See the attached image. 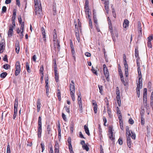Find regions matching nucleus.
Returning a JSON list of instances; mask_svg holds the SVG:
<instances>
[{"instance_id":"1","label":"nucleus","mask_w":153,"mask_h":153,"mask_svg":"<svg viewBox=\"0 0 153 153\" xmlns=\"http://www.w3.org/2000/svg\"><path fill=\"white\" fill-rule=\"evenodd\" d=\"M38 127L37 128V135L38 137H41L42 133V118L41 116H40L38 118Z\"/></svg>"},{"instance_id":"49","label":"nucleus","mask_w":153,"mask_h":153,"mask_svg":"<svg viewBox=\"0 0 153 153\" xmlns=\"http://www.w3.org/2000/svg\"><path fill=\"white\" fill-rule=\"evenodd\" d=\"M17 111L14 110V114L13 115V118L14 120L15 119L17 115Z\"/></svg>"},{"instance_id":"25","label":"nucleus","mask_w":153,"mask_h":153,"mask_svg":"<svg viewBox=\"0 0 153 153\" xmlns=\"http://www.w3.org/2000/svg\"><path fill=\"white\" fill-rule=\"evenodd\" d=\"M137 72L139 78H140V79H141L142 78V75L140 71V68H137Z\"/></svg>"},{"instance_id":"40","label":"nucleus","mask_w":153,"mask_h":153,"mask_svg":"<svg viewBox=\"0 0 153 153\" xmlns=\"http://www.w3.org/2000/svg\"><path fill=\"white\" fill-rule=\"evenodd\" d=\"M139 60L140 59H137V68H140V64L139 61Z\"/></svg>"},{"instance_id":"29","label":"nucleus","mask_w":153,"mask_h":153,"mask_svg":"<svg viewBox=\"0 0 153 153\" xmlns=\"http://www.w3.org/2000/svg\"><path fill=\"white\" fill-rule=\"evenodd\" d=\"M7 75V73L6 72H3L1 73L0 74V77L4 78Z\"/></svg>"},{"instance_id":"7","label":"nucleus","mask_w":153,"mask_h":153,"mask_svg":"<svg viewBox=\"0 0 153 153\" xmlns=\"http://www.w3.org/2000/svg\"><path fill=\"white\" fill-rule=\"evenodd\" d=\"M139 88V90L142 88V79L139 78L138 83L137 84V87L136 89H137V88Z\"/></svg>"},{"instance_id":"54","label":"nucleus","mask_w":153,"mask_h":153,"mask_svg":"<svg viewBox=\"0 0 153 153\" xmlns=\"http://www.w3.org/2000/svg\"><path fill=\"white\" fill-rule=\"evenodd\" d=\"M105 10L106 11V13L108 14V6L105 5Z\"/></svg>"},{"instance_id":"6","label":"nucleus","mask_w":153,"mask_h":153,"mask_svg":"<svg viewBox=\"0 0 153 153\" xmlns=\"http://www.w3.org/2000/svg\"><path fill=\"white\" fill-rule=\"evenodd\" d=\"M38 8L37 10H35V15L39 16L42 14V10L41 4H40L39 8Z\"/></svg>"},{"instance_id":"28","label":"nucleus","mask_w":153,"mask_h":153,"mask_svg":"<svg viewBox=\"0 0 153 153\" xmlns=\"http://www.w3.org/2000/svg\"><path fill=\"white\" fill-rule=\"evenodd\" d=\"M8 145L7 148V153H10V146L9 143H7Z\"/></svg>"},{"instance_id":"36","label":"nucleus","mask_w":153,"mask_h":153,"mask_svg":"<svg viewBox=\"0 0 153 153\" xmlns=\"http://www.w3.org/2000/svg\"><path fill=\"white\" fill-rule=\"evenodd\" d=\"M53 67L54 69V70H57V65L56 64V59H54V63H53Z\"/></svg>"},{"instance_id":"51","label":"nucleus","mask_w":153,"mask_h":153,"mask_svg":"<svg viewBox=\"0 0 153 153\" xmlns=\"http://www.w3.org/2000/svg\"><path fill=\"white\" fill-rule=\"evenodd\" d=\"M76 36V39L77 40L78 42H79L80 40V37H79V33H77L75 34Z\"/></svg>"},{"instance_id":"2","label":"nucleus","mask_w":153,"mask_h":153,"mask_svg":"<svg viewBox=\"0 0 153 153\" xmlns=\"http://www.w3.org/2000/svg\"><path fill=\"white\" fill-rule=\"evenodd\" d=\"M104 74L107 80L109 81V74L108 68L105 64L103 65Z\"/></svg>"},{"instance_id":"39","label":"nucleus","mask_w":153,"mask_h":153,"mask_svg":"<svg viewBox=\"0 0 153 153\" xmlns=\"http://www.w3.org/2000/svg\"><path fill=\"white\" fill-rule=\"evenodd\" d=\"M138 30H139V33L140 32L141 33L142 29L141 27V25L140 23H138Z\"/></svg>"},{"instance_id":"15","label":"nucleus","mask_w":153,"mask_h":153,"mask_svg":"<svg viewBox=\"0 0 153 153\" xmlns=\"http://www.w3.org/2000/svg\"><path fill=\"white\" fill-rule=\"evenodd\" d=\"M129 130V127L127 126L126 128V136H131V131Z\"/></svg>"},{"instance_id":"58","label":"nucleus","mask_w":153,"mask_h":153,"mask_svg":"<svg viewBox=\"0 0 153 153\" xmlns=\"http://www.w3.org/2000/svg\"><path fill=\"white\" fill-rule=\"evenodd\" d=\"M20 70H16L15 74L16 76H17L19 75V74L20 73Z\"/></svg>"},{"instance_id":"55","label":"nucleus","mask_w":153,"mask_h":153,"mask_svg":"<svg viewBox=\"0 0 153 153\" xmlns=\"http://www.w3.org/2000/svg\"><path fill=\"white\" fill-rule=\"evenodd\" d=\"M58 138L59 140H60V139L61 138V131H58Z\"/></svg>"},{"instance_id":"50","label":"nucleus","mask_w":153,"mask_h":153,"mask_svg":"<svg viewBox=\"0 0 153 153\" xmlns=\"http://www.w3.org/2000/svg\"><path fill=\"white\" fill-rule=\"evenodd\" d=\"M107 111L108 115L110 117V115L111 114V111L110 108H107Z\"/></svg>"},{"instance_id":"26","label":"nucleus","mask_w":153,"mask_h":153,"mask_svg":"<svg viewBox=\"0 0 153 153\" xmlns=\"http://www.w3.org/2000/svg\"><path fill=\"white\" fill-rule=\"evenodd\" d=\"M51 131V128L50 127V126L48 125L47 126V131L48 132V134H50V131Z\"/></svg>"},{"instance_id":"31","label":"nucleus","mask_w":153,"mask_h":153,"mask_svg":"<svg viewBox=\"0 0 153 153\" xmlns=\"http://www.w3.org/2000/svg\"><path fill=\"white\" fill-rule=\"evenodd\" d=\"M131 137L132 139H135L136 138V135L132 131H131Z\"/></svg>"},{"instance_id":"34","label":"nucleus","mask_w":153,"mask_h":153,"mask_svg":"<svg viewBox=\"0 0 153 153\" xmlns=\"http://www.w3.org/2000/svg\"><path fill=\"white\" fill-rule=\"evenodd\" d=\"M71 49L72 53L73 55V56L74 57V60H75L76 58H75V56H74L75 51L74 50V48H71Z\"/></svg>"},{"instance_id":"35","label":"nucleus","mask_w":153,"mask_h":153,"mask_svg":"<svg viewBox=\"0 0 153 153\" xmlns=\"http://www.w3.org/2000/svg\"><path fill=\"white\" fill-rule=\"evenodd\" d=\"M75 92L70 93V95H71V98L73 101H74L75 100V98L74 97V94Z\"/></svg>"},{"instance_id":"57","label":"nucleus","mask_w":153,"mask_h":153,"mask_svg":"<svg viewBox=\"0 0 153 153\" xmlns=\"http://www.w3.org/2000/svg\"><path fill=\"white\" fill-rule=\"evenodd\" d=\"M21 26L20 27L21 30L22 31H24V22H23L22 24H21Z\"/></svg>"},{"instance_id":"48","label":"nucleus","mask_w":153,"mask_h":153,"mask_svg":"<svg viewBox=\"0 0 153 153\" xmlns=\"http://www.w3.org/2000/svg\"><path fill=\"white\" fill-rule=\"evenodd\" d=\"M57 97L58 98V99L59 101H60L61 98V93L60 92H58L57 93Z\"/></svg>"},{"instance_id":"23","label":"nucleus","mask_w":153,"mask_h":153,"mask_svg":"<svg viewBox=\"0 0 153 153\" xmlns=\"http://www.w3.org/2000/svg\"><path fill=\"white\" fill-rule=\"evenodd\" d=\"M116 94H117V97H118V99H119V97L120 96V92L119 90V88L118 87H116Z\"/></svg>"},{"instance_id":"10","label":"nucleus","mask_w":153,"mask_h":153,"mask_svg":"<svg viewBox=\"0 0 153 153\" xmlns=\"http://www.w3.org/2000/svg\"><path fill=\"white\" fill-rule=\"evenodd\" d=\"M15 47H16V52L17 53H19V49H20V47H19V42H17L16 44L15 45Z\"/></svg>"},{"instance_id":"47","label":"nucleus","mask_w":153,"mask_h":153,"mask_svg":"<svg viewBox=\"0 0 153 153\" xmlns=\"http://www.w3.org/2000/svg\"><path fill=\"white\" fill-rule=\"evenodd\" d=\"M3 59L4 61L6 62H8V60L7 58V56L6 55H5V56L3 58Z\"/></svg>"},{"instance_id":"18","label":"nucleus","mask_w":153,"mask_h":153,"mask_svg":"<svg viewBox=\"0 0 153 153\" xmlns=\"http://www.w3.org/2000/svg\"><path fill=\"white\" fill-rule=\"evenodd\" d=\"M84 128L85 133L88 135H90V134L89 132V130L88 126L86 125H85L84 126Z\"/></svg>"},{"instance_id":"64","label":"nucleus","mask_w":153,"mask_h":153,"mask_svg":"<svg viewBox=\"0 0 153 153\" xmlns=\"http://www.w3.org/2000/svg\"><path fill=\"white\" fill-rule=\"evenodd\" d=\"M109 29H110V31L111 33V35L113 33V28L112 25L109 26Z\"/></svg>"},{"instance_id":"8","label":"nucleus","mask_w":153,"mask_h":153,"mask_svg":"<svg viewBox=\"0 0 153 153\" xmlns=\"http://www.w3.org/2000/svg\"><path fill=\"white\" fill-rule=\"evenodd\" d=\"M127 140V144L129 148L131 147V136H126Z\"/></svg>"},{"instance_id":"14","label":"nucleus","mask_w":153,"mask_h":153,"mask_svg":"<svg viewBox=\"0 0 153 153\" xmlns=\"http://www.w3.org/2000/svg\"><path fill=\"white\" fill-rule=\"evenodd\" d=\"M15 67L16 70H21L20 63L19 61L16 62Z\"/></svg>"},{"instance_id":"17","label":"nucleus","mask_w":153,"mask_h":153,"mask_svg":"<svg viewBox=\"0 0 153 153\" xmlns=\"http://www.w3.org/2000/svg\"><path fill=\"white\" fill-rule=\"evenodd\" d=\"M54 46H55V45H56V46H57V48L58 49V51H59L60 48V45H59V41L58 40H57L55 42H54Z\"/></svg>"},{"instance_id":"19","label":"nucleus","mask_w":153,"mask_h":153,"mask_svg":"<svg viewBox=\"0 0 153 153\" xmlns=\"http://www.w3.org/2000/svg\"><path fill=\"white\" fill-rule=\"evenodd\" d=\"M135 56L136 58L140 59L139 56V51L137 48H135Z\"/></svg>"},{"instance_id":"27","label":"nucleus","mask_w":153,"mask_h":153,"mask_svg":"<svg viewBox=\"0 0 153 153\" xmlns=\"http://www.w3.org/2000/svg\"><path fill=\"white\" fill-rule=\"evenodd\" d=\"M13 33V30H9L8 33V37H11L12 36Z\"/></svg>"},{"instance_id":"3","label":"nucleus","mask_w":153,"mask_h":153,"mask_svg":"<svg viewBox=\"0 0 153 153\" xmlns=\"http://www.w3.org/2000/svg\"><path fill=\"white\" fill-rule=\"evenodd\" d=\"M85 13L86 15V17H88L89 19V26L90 27V30L92 31L93 30L92 25L91 17H90V14L91 13L89 11V10H85Z\"/></svg>"},{"instance_id":"44","label":"nucleus","mask_w":153,"mask_h":153,"mask_svg":"<svg viewBox=\"0 0 153 153\" xmlns=\"http://www.w3.org/2000/svg\"><path fill=\"white\" fill-rule=\"evenodd\" d=\"M150 100V104H152L153 103V91L151 93Z\"/></svg>"},{"instance_id":"33","label":"nucleus","mask_w":153,"mask_h":153,"mask_svg":"<svg viewBox=\"0 0 153 153\" xmlns=\"http://www.w3.org/2000/svg\"><path fill=\"white\" fill-rule=\"evenodd\" d=\"M77 22H78V27L79 28L80 31V32H81V25L79 19H78Z\"/></svg>"},{"instance_id":"61","label":"nucleus","mask_w":153,"mask_h":153,"mask_svg":"<svg viewBox=\"0 0 153 153\" xmlns=\"http://www.w3.org/2000/svg\"><path fill=\"white\" fill-rule=\"evenodd\" d=\"M79 105V110L80 112L81 113H82L83 111H82V105Z\"/></svg>"},{"instance_id":"37","label":"nucleus","mask_w":153,"mask_h":153,"mask_svg":"<svg viewBox=\"0 0 153 153\" xmlns=\"http://www.w3.org/2000/svg\"><path fill=\"white\" fill-rule=\"evenodd\" d=\"M98 87L100 91V93L101 94H102L103 91L102 86L100 85H98Z\"/></svg>"},{"instance_id":"60","label":"nucleus","mask_w":153,"mask_h":153,"mask_svg":"<svg viewBox=\"0 0 153 153\" xmlns=\"http://www.w3.org/2000/svg\"><path fill=\"white\" fill-rule=\"evenodd\" d=\"M62 117L63 119V120L65 121L66 120V115L63 113H62Z\"/></svg>"},{"instance_id":"52","label":"nucleus","mask_w":153,"mask_h":153,"mask_svg":"<svg viewBox=\"0 0 153 153\" xmlns=\"http://www.w3.org/2000/svg\"><path fill=\"white\" fill-rule=\"evenodd\" d=\"M140 90L139 88H137V89H136V92L137 95L138 97H139L140 96Z\"/></svg>"},{"instance_id":"12","label":"nucleus","mask_w":153,"mask_h":153,"mask_svg":"<svg viewBox=\"0 0 153 153\" xmlns=\"http://www.w3.org/2000/svg\"><path fill=\"white\" fill-rule=\"evenodd\" d=\"M129 21L127 19H124L123 23V27L124 28H126L128 26Z\"/></svg>"},{"instance_id":"5","label":"nucleus","mask_w":153,"mask_h":153,"mask_svg":"<svg viewBox=\"0 0 153 153\" xmlns=\"http://www.w3.org/2000/svg\"><path fill=\"white\" fill-rule=\"evenodd\" d=\"M70 93L75 92L74 82L73 80L71 81L70 86Z\"/></svg>"},{"instance_id":"45","label":"nucleus","mask_w":153,"mask_h":153,"mask_svg":"<svg viewBox=\"0 0 153 153\" xmlns=\"http://www.w3.org/2000/svg\"><path fill=\"white\" fill-rule=\"evenodd\" d=\"M143 102L144 105L146 106L147 105V98H143Z\"/></svg>"},{"instance_id":"38","label":"nucleus","mask_w":153,"mask_h":153,"mask_svg":"<svg viewBox=\"0 0 153 153\" xmlns=\"http://www.w3.org/2000/svg\"><path fill=\"white\" fill-rule=\"evenodd\" d=\"M92 104L94 106V113H96V103L94 100L92 101Z\"/></svg>"},{"instance_id":"13","label":"nucleus","mask_w":153,"mask_h":153,"mask_svg":"<svg viewBox=\"0 0 153 153\" xmlns=\"http://www.w3.org/2000/svg\"><path fill=\"white\" fill-rule=\"evenodd\" d=\"M16 9H14L13 11V14L12 17V19H15L16 17Z\"/></svg>"},{"instance_id":"21","label":"nucleus","mask_w":153,"mask_h":153,"mask_svg":"<svg viewBox=\"0 0 153 153\" xmlns=\"http://www.w3.org/2000/svg\"><path fill=\"white\" fill-rule=\"evenodd\" d=\"M26 68L27 70V72L28 73H30L31 72V70L30 69L28 63L27 62H26L25 63Z\"/></svg>"},{"instance_id":"4","label":"nucleus","mask_w":153,"mask_h":153,"mask_svg":"<svg viewBox=\"0 0 153 153\" xmlns=\"http://www.w3.org/2000/svg\"><path fill=\"white\" fill-rule=\"evenodd\" d=\"M5 42L4 40L2 39L0 43V53H2L5 49Z\"/></svg>"},{"instance_id":"62","label":"nucleus","mask_w":153,"mask_h":153,"mask_svg":"<svg viewBox=\"0 0 153 153\" xmlns=\"http://www.w3.org/2000/svg\"><path fill=\"white\" fill-rule=\"evenodd\" d=\"M55 149H59V144L58 143H55Z\"/></svg>"},{"instance_id":"43","label":"nucleus","mask_w":153,"mask_h":153,"mask_svg":"<svg viewBox=\"0 0 153 153\" xmlns=\"http://www.w3.org/2000/svg\"><path fill=\"white\" fill-rule=\"evenodd\" d=\"M141 122L142 125H143L145 124V119L143 117H140Z\"/></svg>"},{"instance_id":"22","label":"nucleus","mask_w":153,"mask_h":153,"mask_svg":"<svg viewBox=\"0 0 153 153\" xmlns=\"http://www.w3.org/2000/svg\"><path fill=\"white\" fill-rule=\"evenodd\" d=\"M34 3L35 10H37L38 9V8H39L41 4H39L38 2H36V3Z\"/></svg>"},{"instance_id":"11","label":"nucleus","mask_w":153,"mask_h":153,"mask_svg":"<svg viewBox=\"0 0 153 153\" xmlns=\"http://www.w3.org/2000/svg\"><path fill=\"white\" fill-rule=\"evenodd\" d=\"M37 108V112H39L40 109V99H38L36 103Z\"/></svg>"},{"instance_id":"42","label":"nucleus","mask_w":153,"mask_h":153,"mask_svg":"<svg viewBox=\"0 0 153 153\" xmlns=\"http://www.w3.org/2000/svg\"><path fill=\"white\" fill-rule=\"evenodd\" d=\"M109 136V138L112 141H114L115 139L114 137L113 136V134H109L108 135Z\"/></svg>"},{"instance_id":"53","label":"nucleus","mask_w":153,"mask_h":153,"mask_svg":"<svg viewBox=\"0 0 153 153\" xmlns=\"http://www.w3.org/2000/svg\"><path fill=\"white\" fill-rule=\"evenodd\" d=\"M41 147L42 149V152H43L44 150L45 149V145H44V143H42L41 144Z\"/></svg>"},{"instance_id":"24","label":"nucleus","mask_w":153,"mask_h":153,"mask_svg":"<svg viewBox=\"0 0 153 153\" xmlns=\"http://www.w3.org/2000/svg\"><path fill=\"white\" fill-rule=\"evenodd\" d=\"M3 68L5 69H8L10 68V66L8 64H6L3 66Z\"/></svg>"},{"instance_id":"56","label":"nucleus","mask_w":153,"mask_h":153,"mask_svg":"<svg viewBox=\"0 0 153 153\" xmlns=\"http://www.w3.org/2000/svg\"><path fill=\"white\" fill-rule=\"evenodd\" d=\"M57 37V34L56 33H53V41L54 42H55L56 40V39Z\"/></svg>"},{"instance_id":"59","label":"nucleus","mask_w":153,"mask_h":153,"mask_svg":"<svg viewBox=\"0 0 153 153\" xmlns=\"http://www.w3.org/2000/svg\"><path fill=\"white\" fill-rule=\"evenodd\" d=\"M128 121L129 123L131 124H132L134 123V120L131 118H130L129 119Z\"/></svg>"},{"instance_id":"32","label":"nucleus","mask_w":153,"mask_h":153,"mask_svg":"<svg viewBox=\"0 0 153 153\" xmlns=\"http://www.w3.org/2000/svg\"><path fill=\"white\" fill-rule=\"evenodd\" d=\"M145 112L144 110L142 109L140 111V117H143Z\"/></svg>"},{"instance_id":"41","label":"nucleus","mask_w":153,"mask_h":153,"mask_svg":"<svg viewBox=\"0 0 153 153\" xmlns=\"http://www.w3.org/2000/svg\"><path fill=\"white\" fill-rule=\"evenodd\" d=\"M82 148L84 149H85L87 151H88L89 150V148L86 145H83Z\"/></svg>"},{"instance_id":"20","label":"nucleus","mask_w":153,"mask_h":153,"mask_svg":"<svg viewBox=\"0 0 153 153\" xmlns=\"http://www.w3.org/2000/svg\"><path fill=\"white\" fill-rule=\"evenodd\" d=\"M88 4H89V1L88 0H86L85 2V10H89V6H88Z\"/></svg>"},{"instance_id":"63","label":"nucleus","mask_w":153,"mask_h":153,"mask_svg":"<svg viewBox=\"0 0 153 153\" xmlns=\"http://www.w3.org/2000/svg\"><path fill=\"white\" fill-rule=\"evenodd\" d=\"M118 142L120 145H122L123 144L122 139L120 137L118 140Z\"/></svg>"},{"instance_id":"30","label":"nucleus","mask_w":153,"mask_h":153,"mask_svg":"<svg viewBox=\"0 0 153 153\" xmlns=\"http://www.w3.org/2000/svg\"><path fill=\"white\" fill-rule=\"evenodd\" d=\"M43 71H44V68L43 65H41L40 66V73L42 74V75H44L43 73Z\"/></svg>"},{"instance_id":"16","label":"nucleus","mask_w":153,"mask_h":153,"mask_svg":"<svg viewBox=\"0 0 153 153\" xmlns=\"http://www.w3.org/2000/svg\"><path fill=\"white\" fill-rule=\"evenodd\" d=\"M113 127L112 126H109L108 128V135L112 134H113Z\"/></svg>"},{"instance_id":"46","label":"nucleus","mask_w":153,"mask_h":153,"mask_svg":"<svg viewBox=\"0 0 153 153\" xmlns=\"http://www.w3.org/2000/svg\"><path fill=\"white\" fill-rule=\"evenodd\" d=\"M7 7L5 6H4L2 7V13H5L6 12Z\"/></svg>"},{"instance_id":"9","label":"nucleus","mask_w":153,"mask_h":153,"mask_svg":"<svg viewBox=\"0 0 153 153\" xmlns=\"http://www.w3.org/2000/svg\"><path fill=\"white\" fill-rule=\"evenodd\" d=\"M18 98H16L15 100L14 106V110L17 111V108L18 106Z\"/></svg>"}]
</instances>
